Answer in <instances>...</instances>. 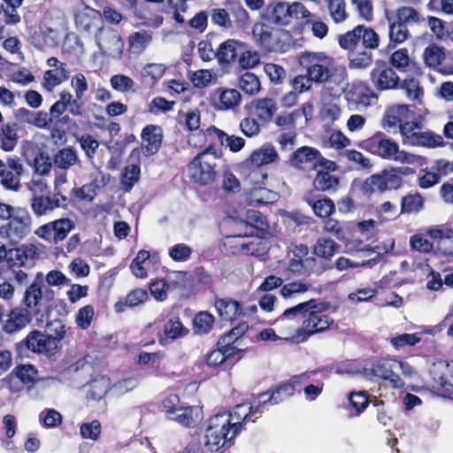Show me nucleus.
<instances>
[{"mask_svg":"<svg viewBox=\"0 0 453 453\" xmlns=\"http://www.w3.org/2000/svg\"><path fill=\"white\" fill-rule=\"evenodd\" d=\"M163 140V130L159 126L148 125L142 131V150L147 156L155 155L160 149Z\"/></svg>","mask_w":453,"mask_h":453,"instance_id":"nucleus-20","label":"nucleus"},{"mask_svg":"<svg viewBox=\"0 0 453 453\" xmlns=\"http://www.w3.org/2000/svg\"><path fill=\"white\" fill-rule=\"evenodd\" d=\"M40 34L42 37V42L40 40L33 41L34 45L37 49L43 50L46 47L52 48L58 45L59 31L58 27H53L47 20H44L40 25Z\"/></svg>","mask_w":453,"mask_h":453,"instance_id":"nucleus-25","label":"nucleus"},{"mask_svg":"<svg viewBox=\"0 0 453 453\" xmlns=\"http://www.w3.org/2000/svg\"><path fill=\"white\" fill-rule=\"evenodd\" d=\"M409 37V31L405 24L394 21L389 25V46L395 47L402 43Z\"/></svg>","mask_w":453,"mask_h":453,"instance_id":"nucleus-51","label":"nucleus"},{"mask_svg":"<svg viewBox=\"0 0 453 453\" xmlns=\"http://www.w3.org/2000/svg\"><path fill=\"white\" fill-rule=\"evenodd\" d=\"M307 203L312 207L314 213L320 218H328L334 211V203L329 198L314 200L306 198Z\"/></svg>","mask_w":453,"mask_h":453,"instance_id":"nucleus-47","label":"nucleus"},{"mask_svg":"<svg viewBox=\"0 0 453 453\" xmlns=\"http://www.w3.org/2000/svg\"><path fill=\"white\" fill-rule=\"evenodd\" d=\"M228 10L231 16L234 19L236 27L245 29L250 23V16L248 12L240 4H232L229 5Z\"/></svg>","mask_w":453,"mask_h":453,"instance_id":"nucleus-57","label":"nucleus"},{"mask_svg":"<svg viewBox=\"0 0 453 453\" xmlns=\"http://www.w3.org/2000/svg\"><path fill=\"white\" fill-rule=\"evenodd\" d=\"M423 59L426 65L435 68L445 59L444 49L438 45L432 44L424 50Z\"/></svg>","mask_w":453,"mask_h":453,"instance_id":"nucleus-44","label":"nucleus"},{"mask_svg":"<svg viewBox=\"0 0 453 453\" xmlns=\"http://www.w3.org/2000/svg\"><path fill=\"white\" fill-rule=\"evenodd\" d=\"M294 386L291 384L282 385L278 388L274 392L268 396V393L265 392L259 394L256 398L257 403H261V409L263 411H265V406L270 404H277L280 402L283 401L284 398H287L293 395L294 393Z\"/></svg>","mask_w":453,"mask_h":453,"instance_id":"nucleus-28","label":"nucleus"},{"mask_svg":"<svg viewBox=\"0 0 453 453\" xmlns=\"http://www.w3.org/2000/svg\"><path fill=\"white\" fill-rule=\"evenodd\" d=\"M337 248H339V245L334 241L320 238L313 247V253L319 257L330 259L334 255Z\"/></svg>","mask_w":453,"mask_h":453,"instance_id":"nucleus-46","label":"nucleus"},{"mask_svg":"<svg viewBox=\"0 0 453 453\" xmlns=\"http://www.w3.org/2000/svg\"><path fill=\"white\" fill-rule=\"evenodd\" d=\"M434 393L445 398L453 395V361L443 360L433 364L430 369Z\"/></svg>","mask_w":453,"mask_h":453,"instance_id":"nucleus-6","label":"nucleus"},{"mask_svg":"<svg viewBox=\"0 0 453 453\" xmlns=\"http://www.w3.org/2000/svg\"><path fill=\"white\" fill-rule=\"evenodd\" d=\"M367 150L372 154L386 159L397 162L399 164L413 165L418 163L421 157L415 154L400 150L398 144L388 138H382L375 135L367 142Z\"/></svg>","mask_w":453,"mask_h":453,"instance_id":"nucleus-4","label":"nucleus"},{"mask_svg":"<svg viewBox=\"0 0 453 453\" xmlns=\"http://www.w3.org/2000/svg\"><path fill=\"white\" fill-rule=\"evenodd\" d=\"M315 309H311L308 312V318L303 320L301 331L308 335L315 333H320L327 329L334 320L324 314L323 311L329 308V303H317Z\"/></svg>","mask_w":453,"mask_h":453,"instance_id":"nucleus-13","label":"nucleus"},{"mask_svg":"<svg viewBox=\"0 0 453 453\" xmlns=\"http://www.w3.org/2000/svg\"><path fill=\"white\" fill-rule=\"evenodd\" d=\"M206 132L208 136L217 138L221 145L228 147L233 152L241 150L245 144V140L243 138L235 135H228L213 126L208 127Z\"/></svg>","mask_w":453,"mask_h":453,"instance_id":"nucleus-24","label":"nucleus"},{"mask_svg":"<svg viewBox=\"0 0 453 453\" xmlns=\"http://www.w3.org/2000/svg\"><path fill=\"white\" fill-rule=\"evenodd\" d=\"M109 388L110 380L107 378H97L90 382L87 397L95 401L101 400L105 395Z\"/></svg>","mask_w":453,"mask_h":453,"instance_id":"nucleus-48","label":"nucleus"},{"mask_svg":"<svg viewBox=\"0 0 453 453\" xmlns=\"http://www.w3.org/2000/svg\"><path fill=\"white\" fill-rule=\"evenodd\" d=\"M333 101L329 97H323L321 99L323 104L320 109V116L324 120L334 122L340 118L341 109L337 104L331 103Z\"/></svg>","mask_w":453,"mask_h":453,"instance_id":"nucleus-56","label":"nucleus"},{"mask_svg":"<svg viewBox=\"0 0 453 453\" xmlns=\"http://www.w3.org/2000/svg\"><path fill=\"white\" fill-rule=\"evenodd\" d=\"M323 157L320 152L312 147L303 146L292 153L289 159L291 165L299 169L315 168L321 164Z\"/></svg>","mask_w":453,"mask_h":453,"instance_id":"nucleus-18","label":"nucleus"},{"mask_svg":"<svg viewBox=\"0 0 453 453\" xmlns=\"http://www.w3.org/2000/svg\"><path fill=\"white\" fill-rule=\"evenodd\" d=\"M261 403H257L256 399L251 404L241 403L235 406L232 412L226 413L230 416L231 425L237 427L240 433L246 422L250 420V417L254 414H262Z\"/></svg>","mask_w":453,"mask_h":453,"instance_id":"nucleus-21","label":"nucleus"},{"mask_svg":"<svg viewBox=\"0 0 453 453\" xmlns=\"http://www.w3.org/2000/svg\"><path fill=\"white\" fill-rule=\"evenodd\" d=\"M313 186L319 191H335L339 186V178L328 171H319L313 180Z\"/></svg>","mask_w":453,"mask_h":453,"instance_id":"nucleus-37","label":"nucleus"},{"mask_svg":"<svg viewBox=\"0 0 453 453\" xmlns=\"http://www.w3.org/2000/svg\"><path fill=\"white\" fill-rule=\"evenodd\" d=\"M362 373L366 379H381L388 381L392 388H401L404 386L401 374L404 378H411L416 372L406 362L385 358L377 360L371 366L365 367Z\"/></svg>","mask_w":453,"mask_h":453,"instance_id":"nucleus-1","label":"nucleus"},{"mask_svg":"<svg viewBox=\"0 0 453 453\" xmlns=\"http://www.w3.org/2000/svg\"><path fill=\"white\" fill-rule=\"evenodd\" d=\"M165 337L159 339V343L163 346L170 343L171 341L176 340L186 335L188 332L178 319H171L164 326Z\"/></svg>","mask_w":453,"mask_h":453,"instance_id":"nucleus-33","label":"nucleus"},{"mask_svg":"<svg viewBox=\"0 0 453 453\" xmlns=\"http://www.w3.org/2000/svg\"><path fill=\"white\" fill-rule=\"evenodd\" d=\"M66 197L57 192L52 196H35L31 200V208L37 217L48 215L55 209L66 205Z\"/></svg>","mask_w":453,"mask_h":453,"instance_id":"nucleus-17","label":"nucleus"},{"mask_svg":"<svg viewBox=\"0 0 453 453\" xmlns=\"http://www.w3.org/2000/svg\"><path fill=\"white\" fill-rule=\"evenodd\" d=\"M168 253L173 260L184 262L189 259L192 249L184 243H178L171 247Z\"/></svg>","mask_w":453,"mask_h":453,"instance_id":"nucleus-64","label":"nucleus"},{"mask_svg":"<svg viewBox=\"0 0 453 453\" xmlns=\"http://www.w3.org/2000/svg\"><path fill=\"white\" fill-rule=\"evenodd\" d=\"M411 118L409 107L405 104H396L386 109L381 119V126L388 132L395 131L402 123Z\"/></svg>","mask_w":453,"mask_h":453,"instance_id":"nucleus-19","label":"nucleus"},{"mask_svg":"<svg viewBox=\"0 0 453 453\" xmlns=\"http://www.w3.org/2000/svg\"><path fill=\"white\" fill-rule=\"evenodd\" d=\"M215 307L219 317L224 320L232 321L242 314L241 304L229 298L217 299Z\"/></svg>","mask_w":453,"mask_h":453,"instance_id":"nucleus-26","label":"nucleus"},{"mask_svg":"<svg viewBox=\"0 0 453 453\" xmlns=\"http://www.w3.org/2000/svg\"><path fill=\"white\" fill-rule=\"evenodd\" d=\"M412 146H423L428 148H435L443 142V138L439 134H434L431 132H418L412 140Z\"/></svg>","mask_w":453,"mask_h":453,"instance_id":"nucleus-52","label":"nucleus"},{"mask_svg":"<svg viewBox=\"0 0 453 453\" xmlns=\"http://www.w3.org/2000/svg\"><path fill=\"white\" fill-rule=\"evenodd\" d=\"M194 331L197 334H206L213 327L214 317L208 311H200L194 320Z\"/></svg>","mask_w":453,"mask_h":453,"instance_id":"nucleus-50","label":"nucleus"},{"mask_svg":"<svg viewBox=\"0 0 453 453\" xmlns=\"http://www.w3.org/2000/svg\"><path fill=\"white\" fill-rule=\"evenodd\" d=\"M42 273H39L35 280L25 290L22 299L23 308L27 311L38 307L42 300L50 301L54 297L53 290L45 288L43 291Z\"/></svg>","mask_w":453,"mask_h":453,"instance_id":"nucleus-15","label":"nucleus"},{"mask_svg":"<svg viewBox=\"0 0 453 453\" xmlns=\"http://www.w3.org/2000/svg\"><path fill=\"white\" fill-rule=\"evenodd\" d=\"M240 88L248 95L257 94L260 90V81L252 73H245L239 79Z\"/></svg>","mask_w":453,"mask_h":453,"instance_id":"nucleus-53","label":"nucleus"},{"mask_svg":"<svg viewBox=\"0 0 453 453\" xmlns=\"http://www.w3.org/2000/svg\"><path fill=\"white\" fill-rule=\"evenodd\" d=\"M390 64L399 71L405 72L410 65L411 58L406 49L395 50L390 57Z\"/></svg>","mask_w":453,"mask_h":453,"instance_id":"nucleus-60","label":"nucleus"},{"mask_svg":"<svg viewBox=\"0 0 453 453\" xmlns=\"http://www.w3.org/2000/svg\"><path fill=\"white\" fill-rule=\"evenodd\" d=\"M169 420L176 421L187 427L194 426L198 420V410L194 407L179 408L171 412Z\"/></svg>","mask_w":453,"mask_h":453,"instance_id":"nucleus-34","label":"nucleus"},{"mask_svg":"<svg viewBox=\"0 0 453 453\" xmlns=\"http://www.w3.org/2000/svg\"><path fill=\"white\" fill-rule=\"evenodd\" d=\"M140 166L135 164L127 165L121 174V182L127 191H129L140 178Z\"/></svg>","mask_w":453,"mask_h":453,"instance_id":"nucleus-55","label":"nucleus"},{"mask_svg":"<svg viewBox=\"0 0 453 453\" xmlns=\"http://www.w3.org/2000/svg\"><path fill=\"white\" fill-rule=\"evenodd\" d=\"M96 41L104 55L120 58L123 53L124 42L119 33L110 27H102L96 34Z\"/></svg>","mask_w":453,"mask_h":453,"instance_id":"nucleus-11","label":"nucleus"},{"mask_svg":"<svg viewBox=\"0 0 453 453\" xmlns=\"http://www.w3.org/2000/svg\"><path fill=\"white\" fill-rule=\"evenodd\" d=\"M299 64L306 69L312 82H325L334 74L333 59L322 52H303L299 57Z\"/></svg>","mask_w":453,"mask_h":453,"instance_id":"nucleus-5","label":"nucleus"},{"mask_svg":"<svg viewBox=\"0 0 453 453\" xmlns=\"http://www.w3.org/2000/svg\"><path fill=\"white\" fill-rule=\"evenodd\" d=\"M217 158L216 150L211 145L198 153L188 166L190 179L201 186L213 183L217 178Z\"/></svg>","mask_w":453,"mask_h":453,"instance_id":"nucleus-3","label":"nucleus"},{"mask_svg":"<svg viewBox=\"0 0 453 453\" xmlns=\"http://www.w3.org/2000/svg\"><path fill=\"white\" fill-rule=\"evenodd\" d=\"M219 110H230L237 107L242 100V96L237 89L234 88H219Z\"/></svg>","mask_w":453,"mask_h":453,"instance_id":"nucleus-38","label":"nucleus"},{"mask_svg":"<svg viewBox=\"0 0 453 453\" xmlns=\"http://www.w3.org/2000/svg\"><path fill=\"white\" fill-rule=\"evenodd\" d=\"M350 66L357 68H365L371 65L372 62V54L366 50L352 51L351 56L349 57Z\"/></svg>","mask_w":453,"mask_h":453,"instance_id":"nucleus-63","label":"nucleus"},{"mask_svg":"<svg viewBox=\"0 0 453 453\" xmlns=\"http://www.w3.org/2000/svg\"><path fill=\"white\" fill-rule=\"evenodd\" d=\"M267 12L272 21L276 25L289 23V4L282 1H273L267 6Z\"/></svg>","mask_w":453,"mask_h":453,"instance_id":"nucleus-31","label":"nucleus"},{"mask_svg":"<svg viewBox=\"0 0 453 453\" xmlns=\"http://www.w3.org/2000/svg\"><path fill=\"white\" fill-rule=\"evenodd\" d=\"M361 41V46L365 49L374 50L379 46L380 37L371 27L362 26Z\"/></svg>","mask_w":453,"mask_h":453,"instance_id":"nucleus-62","label":"nucleus"},{"mask_svg":"<svg viewBox=\"0 0 453 453\" xmlns=\"http://www.w3.org/2000/svg\"><path fill=\"white\" fill-rule=\"evenodd\" d=\"M19 345H25L33 352L43 353L49 357L53 356L58 350L54 340L48 339L43 333L37 330L30 332Z\"/></svg>","mask_w":453,"mask_h":453,"instance_id":"nucleus-16","label":"nucleus"},{"mask_svg":"<svg viewBox=\"0 0 453 453\" xmlns=\"http://www.w3.org/2000/svg\"><path fill=\"white\" fill-rule=\"evenodd\" d=\"M316 15L311 13L306 6L301 2H293L289 4V20L295 19H305L306 23L310 21V19H314Z\"/></svg>","mask_w":453,"mask_h":453,"instance_id":"nucleus-59","label":"nucleus"},{"mask_svg":"<svg viewBox=\"0 0 453 453\" xmlns=\"http://www.w3.org/2000/svg\"><path fill=\"white\" fill-rule=\"evenodd\" d=\"M54 165L66 171L79 162L77 152L71 147L59 150L54 156Z\"/></svg>","mask_w":453,"mask_h":453,"instance_id":"nucleus-35","label":"nucleus"},{"mask_svg":"<svg viewBox=\"0 0 453 453\" xmlns=\"http://www.w3.org/2000/svg\"><path fill=\"white\" fill-rule=\"evenodd\" d=\"M316 264V259L312 257H305L304 259L292 258L289 261L288 267L286 271L288 278L290 276H304L309 275L313 270Z\"/></svg>","mask_w":453,"mask_h":453,"instance_id":"nucleus-32","label":"nucleus"},{"mask_svg":"<svg viewBox=\"0 0 453 453\" xmlns=\"http://www.w3.org/2000/svg\"><path fill=\"white\" fill-rule=\"evenodd\" d=\"M44 334L48 339L54 340L58 349L65 334V326L60 319H54L47 324Z\"/></svg>","mask_w":453,"mask_h":453,"instance_id":"nucleus-54","label":"nucleus"},{"mask_svg":"<svg viewBox=\"0 0 453 453\" xmlns=\"http://www.w3.org/2000/svg\"><path fill=\"white\" fill-rule=\"evenodd\" d=\"M73 228L74 222L63 218L40 226L35 234L41 239L57 244L65 240Z\"/></svg>","mask_w":453,"mask_h":453,"instance_id":"nucleus-10","label":"nucleus"},{"mask_svg":"<svg viewBox=\"0 0 453 453\" xmlns=\"http://www.w3.org/2000/svg\"><path fill=\"white\" fill-rule=\"evenodd\" d=\"M32 223V217L26 209L16 208L9 222L2 226L1 234L12 242H18L31 232Z\"/></svg>","mask_w":453,"mask_h":453,"instance_id":"nucleus-7","label":"nucleus"},{"mask_svg":"<svg viewBox=\"0 0 453 453\" xmlns=\"http://www.w3.org/2000/svg\"><path fill=\"white\" fill-rule=\"evenodd\" d=\"M0 148L4 151H12L16 147L19 140L17 129L14 124H5L1 127Z\"/></svg>","mask_w":453,"mask_h":453,"instance_id":"nucleus-40","label":"nucleus"},{"mask_svg":"<svg viewBox=\"0 0 453 453\" xmlns=\"http://www.w3.org/2000/svg\"><path fill=\"white\" fill-rule=\"evenodd\" d=\"M69 78V71L66 64H60L58 68L48 70L43 75V88L47 91H52Z\"/></svg>","mask_w":453,"mask_h":453,"instance_id":"nucleus-29","label":"nucleus"},{"mask_svg":"<svg viewBox=\"0 0 453 453\" xmlns=\"http://www.w3.org/2000/svg\"><path fill=\"white\" fill-rule=\"evenodd\" d=\"M370 80L378 90L395 89L400 81L397 73L383 62L376 63L370 73Z\"/></svg>","mask_w":453,"mask_h":453,"instance_id":"nucleus-14","label":"nucleus"},{"mask_svg":"<svg viewBox=\"0 0 453 453\" xmlns=\"http://www.w3.org/2000/svg\"><path fill=\"white\" fill-rule=\"evenodd\" d=\"M151 40L152 37L149 32L145 30L135 32L129 36L130 50L134 54H141L147 48Z\"/></svg>","mask_w":453,"mask_h":453,"instance_id":"nucleus-45","label":"nucleus"},{"mask_svg":"<svg viewBox=\"0 0 453 453\" xmlns=\"http://www.w3.org/2000/svg\"><path fill=\"white\" fill-rule=\"evenodd\" d=\"M318 306L316 305V301L314 299H311L310 301L300 303L297 305L288 308L285 310L282 315L277 319V323L283 324L287 320H291L298 316H303L307 313L311 309H315Z\"/></svg>","mask_w":453,"mask_h":453,"instance_id":"nucleus-39","label":"nucleus"},{"mask_svg":"<svg viewBox=\"0 0 453 453\" xmlns=\"http://www.w3.org/2000/svg\"><path fill=\"white\" fill-rule=\"evenodd\" d=\"M361 32L362 26H357L352 31L347 32L346 34L339 37L340 46L349 51H355L361 48Z\"/></svg>","mask_w":453,"mask_h":453,"instance_id":"nucleus-41","label":"nucleus"},{"mask_svg":"<svg viewBox=\"0 0 453 453\" xmlns=\"http://www.w3.org/2000/svg\"><path fill=\"white\" fill-rule=\"evenodd\" d=\"M252 35L256 43L268 51H284L281 45V37H288V34L284 31H274L270 26L257 22L252 27Z\"/></svg>","mask_w":453,"mask_h":453,"instance_id":"nucleus-9","label":"nucleus"},{"mask_svg":"<svg viewBox=\"0 0 453 453\" xmlns=\"http://www.w3.org/2000/svg\"><path fill=\"white\" fill-rule=\"evenodd\" d=\"M165 69L164 64H148L142 69L141 75L143 79H149L151 84H154L164 76Z\"/></svg>","mask_w":453,"mask_h":453,"instance_id":"nucleus-58","label":"nucleus"},{"mask_svg":"<svg viewBox=\"0 0 453 453\" xmlns=\"http://www.w3.org/2000/svg\"><path fill=\"white\" fill-rule=\"evenodd\" d=\"M253 104L256 116L265 123L272 120L278 109L274 101L268 97L257 99Z\"/></svg>","mask_w":453,"mask_h":453,"instance_id":"nucleus-36","label":"nucleus"},{"mask_svg":"<svg viewBox=\"0 0 453 453\" xmlns=\"http://www.w3.org/2000/svg\"><path fill=\"white\" fill-rule=\"evenodd\" d=\"M36 370L32 365H23L16 368L15 374L11 373L4 381L19 383L15 389L19 390L23 388V384L30 383L35 380Z\"/></svg>","mask_w":453,"mask_h":453,"instance_id":"nucleus-30","label":"nucleus"},{"mask_svg":"<svg viewBox=\"0 0 453 453\" xmlns=\"http://www.w3.org/2000/svg\"><path fill=\"white\" fill-rule=\"evenodd\" d=\"M312 288V285L301 280L286 283L280 288V294L285 299L294 298L299 294L305 293Z\"/></svg>","mask_w":453,"mask_h":453,"instance_id":"nucleus-49","label":"nucleus"},{"mask_svg":"<svg viewBox=\"0 0 453 453\" xmlns=\"http://www.w3.org/2000/svg\"><path fill=\"white\" fill-rule=\"evenodd\" d=\"M31 320L32 313L30 311L21 306H16L12 308L7 314H4L0 328L4 334L12 335L26 328Z\"/></svg>","mask_w":453,"mask_h":453,"instance_id":"nucleus-12","label":"nucleus"},{"mask_svg":"<svg viewBox=\"0 0 453 453\" xmlns=\"http://www.w3.org/2000/svg\"><path fill=\"white\" fill-rule=\"evenodd\" d=\"M402 179L396 169L383 170L367 178L361 186V191L366 196L372 193H382L388 188H397L401 186Z\"/></svg>","mask_w":453,"mask_h":453,"instance_id":"nucleus-8","label":"nucleus"},{"mask_svg":"<svg viewBox=\"0 0 453 453\" xmlns=\"http://www.w3.org/2000/svg\"><path fill=\"white\" fill-rule=\"evenodd\" d=\"M424 198L418 193L404 196L401 201V213H418L424 208Z\"/></svg>","mask_w":453,"mask_h":453,"instance_id":"nucleus-43","label":"nucleus"},{"mask_svg":"<svg viewBox=\"0 0 453 453\" xmlns=\"http://www.w3.org/2000/svg\"><path fill=\"white\" fill-rule=\"evenodd\" d=\"M327 12L333 21L336 24L344 22L348 17L347 4L345 0H325Z\"/></svg>","mask_w":453,"mask_h":453,"instance_id":"nucleus-42","label":"nucleus"},{"mask_svg":"<svg viewBox=\"0 0 453 453\" xmlns=\"http://www.w3.org/2000/svg\"><path fill=\"white\" fill-rule=\"evenodd\" d=\"M279 160V155L273 146L265 144L254 150L247 160L252 165L260 167Z\"/></svg>","mask_w":453,"mask_h":453,"instance_id":"nucleus-27","label":"nucleus"},{"mask_svg":"<svg viewBox=\"0 0 453 453\" xmlns=\"http://www.w3.org/2000/svg\"><path fill=\"white\" fill-rule=\"evenodd\" d=\"M110 82L113 89L122 93L130 91L134 86V81L130 77L124 74H115L111 76Z\"/></svg>","mask_w":453,"mask_h":453,"instance_id":"nucleus-61","label":"nucleus"},{"mask_svg":"<svg viewBox=\"0 0 453 453\" xmlns=\"http://www.w3.org/2000/svg\"><path fill=\"white\" fill-rule=\"evenodd\" d=\"M246 49V44L234 39H228L218 47V62L230 64L234 61L238 53Z\"/></svg>","mask_w":453,"mask_h":453,"instance_id":"nucleus-23","label":"nucleus"},{"mask_svg":"<svg viewBox=\"0 0 453 453\" xmlns=\"http://www.w3.org/2000/svg\"><path fill=\"white\" fill-rule=\"evenodd\" d=\"M348 95L351 103L364 107L374 104L377 100V96L373 91L362 82L353 84Z\"/></svg>","mask_w":453,"mask_h":453,"instance_id":"nucleus-22","label":"nucleus"},{"mask_svg":"<svg viewBox=\"0 0 453 453\" xmlns=\"http://www.w3.org/2000/svg\"><path fill=\"white\" fill-rule=\"evenodd\" d=\"M230 419L226 413L217 414L209 419L205 432V445L211 451H218L239 434L237 427L231 425Z\"/></svg>","mask_w":453,"mask_h":453,"instance_id":"nucleus-2","label":"nucleus"}]
</instances>
